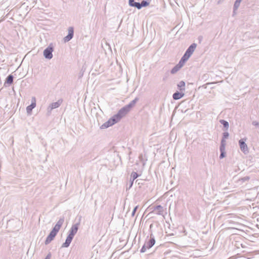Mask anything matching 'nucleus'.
Masks as SVG:
<instances>
[{
    "label": "nucleus",
    "instance_id": "f257e3e1",
    "mask_svg": "<svg viewBox=\"0 0 259 259\" xmlns=\"http://www.w3.org/2000/svg\"><path fill=\"white\" fill-rule=\"evenodd\" d=\"M139 98L136 97L128 105L121 108L116 114L113 115L107 121L102 125L101 128H107L119 122L121 119L124 117L130 111L131 109L135 106Z\"/></svg>",
    "mask_w": 259,
    "mask_h": 259
},
{
    "label": "nucleus",
    "instance_id": "f03ea898",
    "mask_svg": "<svg viewBox=\"0 0 259 259\" xmlns=\"http://www.w3.org/2000/svg\"><path fill=\"white\" fill-rule=\"evenodd\" d=\"M197 47V44L195 43L192 44L186 50L184 55L182 56L179 63V70L183 67L185 63L188 61L189 58L193 54Z\"/></svg>",
    "mask_w": 259,
    "mask_h": 259
},
{
    "label": "nucleus",
    "instance_id": "7ed1b4c3",
    "mask_svg": "<svg viewBox=\"0 0 259 259\" xmlns=\"http://www.w3.org/2000/svg\"><path fill=\"white\" fill-rule=\"evenodd\" d=\"M149 211V213H153L156 215L162 216L164 218V216L167 214L166 208L160 205H150L148 208Z\"/></svg>",
    "mask_w": 259,
    "mask_h": 259
},
{
    "label": "nucleus",
    "instance_id": "20e7f679",
    "mask_svg": "<svg viewBox=\"0 0 259 259\" xmlns=\"http://www.w3.org/2000/svg\"><path fill=\"white\" fill-rule=\"evenodd\" d=\"M155 241L154 237H150L148 241H146L140 250L141 252H145L147 249L152 247L155 244Z\"/></svg>",
    "mask_w": 259,
    "mask_h": 259
},
{
    "label": "nucleus",
    "instance_id": "39448f33",
    "mask_svg": "<svg viewBox=\"0 0 259 259\" xmlns=\"http://www.w3.org/2000/svg\"><path fill=\"white\" fill-rule=\"evenodd\" d=\"M246 138H242L239 141V145L241 151L245 154L249 152L247 145L246 143Z\"/></svg>",
    "mask_w": 259,
    "mask_h": 259
},
{
    "label": "nucleus",
    "instance_id": "423d86ee",
    "mask_svg": "<svg viewBox=\"0 0 259 259\" xmlns=\"http://www.w3.org/2000/svg\"><path fill=\"white\" fill-rule=\"evenodd\" d=\"M57 231H55V229H53V230L50 232V234L48 236L45 241V244H49L53 240H54V238L56 236L58 233Z\"/></svg>",
    "mask_w": 259,
    "mask_h": 259
},
{
    "label": "nucleus",
    "instance_id": "0eeeda50",
    "mask_svg": "<svg viewBox=\"0 0 259 259\" xmlns=\"http://www.w3.org/2000/svg\"><path fill=\"white\" fill-rule=\"evenodd\" d=\"M53 49L52 47H48L44 51V55L45 57L48 59H51L53 58L52 52Z\"/></svg>",
    "mask_w": 259,
    "mask_h": 259
},
{
    "label": "nucleus",
    "instance_id": "6e6552de",
    "mask_svg": "<svg viewBox=\"0 0 259 259\" xmlns=\"http://www.w3.org/2000/svg\"><path fill=\"white\" fill-rule=\"evenodd\" d=\"M79 225V223L73 224L71 226V227L69 231L68 235L74 237V235L76 234V233L78 231Z\"/></svg>",
    "mask_w": 259,
    "mask_h": 259
},
{
    "label": "nucleus",
    "instance_id": "1a4fd4ad",
    "mask_svg": "<svg viewBox=\"0 0 259 259\" xmlns=\"http://www.w3.org/2000/svg\"><path fill=\"white\" fill-rule=\"evenodd\" d=\"M63 102L62 99H59L57 102L52 103L48 108V111H52L53 109L59 107Z\"/></svg>",
    "mask_w": 259,
    "mask_h": 259
},
{
    "label": "nucleus",
    "instance_id": "9d476101",
    "mask_svg": "<svg viewBox=\"0 0 259 259\" xmlns=\"http://www.w3.org/2000/svg\"><path fill=\"white\" fill-rule=\"evenodd\" d=\"M183 88H186V83L184 81L181 80L179 81V99L182 98L184 95L185 93H182V92L181 91L182 90Z\"/></svg>",
    "mask_w": 259,
    "mask_h": 259
},
{
    "label": "nucleus",
    "instance_id": "9b49d317",
    "mask_svg": "<svg viewBox=\"0 0 259 259\" xmlns=\"http://www.w3.org/2000/svg\"><path fill=\"white\" fill-rule=\"evenodd\" d=\"M74 30L72 27L68 28V34L64 38L65 42L69 41L73 36Z\"/></svg>",
    "mask_w": 259,
    "mask_h": 259
},
{
    "label": "nucleus",
    "instance_id": "f8f14e48",
    "mask_svg": "<svg viewBox=\"0 0 259 259\" xmlns=\"http://www.w3.org/2000/svg\"><path fill=\"white\" fill-rule=\"evenodd\" d=\"M224 132L222 134V138L221 141L220 145H226V139L229 137V133L228 131H223Z\"/></svg>",
    "mask_w": 259,
    "mask_h": 259
},
{
    "label": "nucleus",
    "instance_id": "ddd939ff",
    "mask_svg": "<svg viewBox=\"0 0 259 259\" xmlns=\"http://www.w3.org/2000/svg\"><path fill=\"white\" fill-rule=\"evenodd\" d=\"M226 145H220L219 147V150L220 151V155L219 156L220 159H222L225 158L226 156Z\"/></svg>",
    "mask_w": 259,
    "mask_h": 259
},
{
    "label": "nucleus",
    "instance_id": "4468645a",
    "mask_svg": "<svg viewBox=\"0 0 259 259\" xmlns=\"http://www.w3.org/2000/svg\"><path fill=\"white\" fill-rule=\"evenodd\" d=\"M64 222V218H60L58 221L57 222L56 225L53 228L55 230V231H57L58 232L59 231L61 226H62L63 223Z\"/></svg>",
    "mask_w": 259,
    "mask_h": 259
},
{
    "label": "nucleus",
    "instance_id": "2eb2a0df",
    "mask_svg": "<svg viewBox=\"0 0 259 259\" xmlns=\"http://www.w3.org/2000/svg\"><path fill=\"white\" fill-rule=\"evenodd\" d=\"M219 122L223 125V131H228L229 128V123L227 120L225 119H220L219 120Z\"/></svg>",
    "mask_w": 259,
    "mask_h": 259
},
{
    "label": "nucleus",
    "instance_id": "dca6fc26",
    "mask_svg": "<svg viewBox=\"0 0 259 259\" xmlns=\"http://www.w3.org/2000/svg\"><path fill=\"white\" fill-rule=\"evenodd\" d=\"M73 237L70 236V235H68L67 238H66V241L65 242L62 244V247H69V246L70 245L72 239H73Z\"/></svg>",
    "mask_w": 259,
    "mask_h": 259
},
{
    "label": "nucleus",
    "instance_id": "f3484780",
    "mask_svg": "<svg viewBox=\"0 0 259 259\" xmlns=\"http://www.w3.org/2000/svg\"><path fill=\"white\" fill-rule=\"evenodd\" d=\"M240 5V3L235 2H234L233 6V14L232 16H234L236 15V11H237L238 8L239 7Z\"/></svg>",
    "mask_w": 259,
    "mask_h": 259
},
{
    "label": "nucleus",
    "instance_id": "a211bd4d",
    "mask_svg": "<svg viewBox=\"0 0 259 259\" xmlns=\"http://www.w3.org/2000/svg\"><path fill=\"white\" fill-rule=\"evenodd\" d=\"M129 5L132 7H135L138 9H140V3L136 2L134 0H129Z\"/></svg>",
    "mask_w": 259,
    "mask_h": 259
},
{
    "label": "nucleus",
    "instance_id": "6ab92c4d",
    "mask_svg": "<svg viewBox=\"0 0 259 259\" xmlns=\"http://www.w3.org/2000/svg\"><path fill=\"white\" fill-rule=\"evenodd\" d=\"M35 107V106H34V105H33V104H30V105L27 106L26 108L27 113L28 114H30L31 113L32 110L33 108H34Z\"/></svg>",
    "mask_w": 259,
    "mask_h": 259
},
{
    "label": "nucleus",
    "instance_id": "aec40b11",
    "mask_svg": "<svg viewBox=\"0 0 259 259\" xmlns=\"http://www.w3.org/2000/svg\"><path fill=\"white\" fill-rule=\"evenodd\" d=\"M13 76L12 75H9L7 78L6 81V83H7L9 84H11L13 83Z\"/></svg>",
    "mask_w": 259,
    "mask_h": 259
},
{
    "label": "nucleus",
    "instance_id": "412c9836",
    "mask_svg": "<svg viewBox=\"0 0 259 259\" xmlns=\"http://www.w3.org/2000/svg\"><path fill=\"white\" fill-rule=\"evenodd\" d=\"M249 179H250V177L249 176H245V177L240 178L238 180V181L239 182H241V183H243L246 181H249Z\"/></svg>",
    "mask_w": 259,
    "mask_h": 259
},
{
    "label": "nucleus",
    "instance_id": "4be33fe9",
    "mask_svg": "<svg viewBox=\"0 0 259 259\" xmlns=\"http://www.w3.org/2000/svg\"><path fill=\"white\" fill-rule=\"evenodd\" d=\"M138 177V175L137 172H133L132 173V175H131V177L133 179V181L131 183V186H132L133 185V181L136 179Z\"/></svg>",
    "mask_w": 259,
    "mask_h": 259
},
{
    "label": "nucleus",
    "instance_id": "5701e85b",
    "mask_svg": "<svg viewBox=\"0 0 259 259\" xmlns=\"http://www.w3.org/2000/svg\"><path fill=\"white\" fill-rule=\"evenodd\" d=\"M179 233H183V235H186L187 233L186 232V230L184 226H179Z\"/></svg>",
    "mask_w": 259,
    "mask_h": 259
},
{
    "label": "nucleus",
    "instance_id": "b1692460",
    "mask_svg": "<svg viewBox=\"0 0 259 259\" xmlns=\"http://www.w3.org/2000/svg\"><path fill=\"white\" fill-rule=\"evenodd\" d=\"M169 3L170 5L174 8H176L177 5H178V3L176 0H169Z\"/></svg>",
    "mask_w": 259,
    "mask_h": 259
},
{
    "label": "nucleus",
    "instance_id": "393cba45",
    "mask_svg": "<svg viewBox=\"0 0 259 259\" xmlns=\"http://www.w3.org/2000/svg\"><path fill=\"white\" fill-rule=\"evenodd\" d=\"M149 5V3L147 2L146 1H142L141 3H140V9L142 7H146Z\"/></svg>",
    "mask_w": 259,
    "mask_h": 259
},
{
    "label": "nucleus",
    "instance_id": "a878e982",
    "mask_svg": "<svg viewBox=\"0 0 259 259\" xmlns=\"http://www.w3.org/2000/svg\"><path fill=\"white\" fill-rule=\"evenodd\" d=\"M178 71V64L176 65L171 70V73L174 74Z\"/></svg>",
    "mask_w": 259,
    "mask_h": 259
},
{
    "label": "nucleus",
    "instance_id": "bb28decb",
    "mask_svg": "<svg viewBox=\"0 0 259 259\" xmlns=\"http://www.w3.org/2000/svg\"><path fill=\"white\" fill-rule=\"evenodd\" d=\"M252 124L256 127H259V122L257 121H256V120L253 121L252 122Z\"/></svg>",
    "mask_w": 259,
    "mask_h": 259
},
{
    "label": "nucleus",
    "instance_id": "cd10ccee",
    "mask_svg": "<svg viewBox=\"0 0 259 259\" xmlns=\"http://www.w3.org/2000/svg\"><path fill=\"white\" fill-rule=\"evenodd\" d=\"M138 207H139V206H138V205H137V206H136L134 208V209H133V212H132V217H134V216H135V213H136V211H137V209L138 208Z\"/></svg>",
    "mask_w": 259,
    "mask_h": 259
},
{
    "label": "nucleus",
    "instance_id": "c85d7f7f",
    "mask_svg": "<svg viewBox=\"0 0 259 259\" xmlns=\"http://www.w3.org/2000/svg\"><path fill=\"white\" fill-rule=\"evenodd\" d=\"M34 105V106L36 107V99L34 97H32L31 99V104Z\"/></svg>",
    "mask_w": 259,
    "mask_h": 259
},
{
    "label": "nucleus",
    "instance_id": "c756f323",
    "mask_svg": "<svg viewBox=\"0 0 259 259\" xmlns=\"http://www.w3.org/2000/svg\"><path fill=\"white\" fill-rule=\"evenodd\" d=\"M173 98L175 100H178V91L174 94Z\"/></svg>",
    "mask_w": 259,
    "mask_h": 259
},
{
    "label": "nucleus",
    "instance_id": "7c9ffc66",
    "mask_svg": "<svg viewBox=\"0 0 259 259\" xmlns=\"http://www.w3.org/2000/svg\"><path fill=\"white\" fill-rule=\"evenodd\" d=\"M224 1H225V0H219V1H218L217 4H220L222 3Z\"/></svg>",
    "mask_w": 259,
    "mask_h": 259
},
{
    "label": "nucleus",
    "instance_id": "2f4dec72",
    "mask_svg": "<svg viewBox=\"0 0 259 259\" xmlns=\"http://www.w3.org/2000/svg\"><path fill=\"white\" fill-rule=\"evenodd\" d=\"M185 90H186V88H183L182 90H181V91L182 92V93H185Z\"/></svg>",
    "mask_w": 259,
    "mask_h": 259
},
{
    "label": "nucleus",
    "instance_id": "473e14b6",
    "mask_svg": "<svg viewBox=\"0 0 259 259\" xmlns=\"http://www.w3.org/2000/svg\"><path fill=\"white\" fill-rule=\"evenodd\" d=\"M175 131L174 130H173L171 132V135H173L175 133Z\"/></svg>",
    "mask_w": 259,
    "mask_h": 259
},
{
    "label": "nucleus",
    "instance_id": "72a5a7b5",
    "mask_svg": "<svg viewBox=\"0 0 259 259\" xmlns=\"http://www.w3.org/2000/svg\"><path fill=\"white\" fill-rule=\"evenodd\" d=\"M242 0H236L235 2L240 3L242 2Z\"/></svg>",
    "mask_w": 259,
    "mask_h": 259
},
{
    "label": "nucleus",
    "instance_id": "f704fd0d",
    "mask_svg": "<svg viewBox=\"0 0 259 259\" xmlns=\"http://www.w3.org/2000/svg\"><path fill=\"white\" fill-rule=\"evenodd\" d=\"M202 38V36H199L198 39H199V40L200 41H201V40Z\"/></svg>",
    "mask_w": 259,
    "mask_h": 259
},
{
    "label": "nucleus",
    "instance_id": "c9c22d12",
    "mask_svg": "<svg viewBox=\"0 0 259 259\" xmlns=\"http://www.w3.org/2000/svg\"><path fill=\"white\" fill-rule=\"evenodd\" d=\"M45 259H50L49 255H47V257L45 258Z\"/></svg>",
    "mask_w": 259,
    "mask_h": 259
},
{
    "label": "nucleus",
    "instance_id": "e433bc0d",
    "mask_svg": "<svg viewBox=\"0 0 259 259\" xmlns=\"http://www.w3.org/2000/svg\"><path fill=\"white\" fill-rule=\"evenodd\" d=\"M139 159L142 158V155H140L139 157Z\"/></svg>",
    "mask_w": 259,
    "mask_h": 259
},
{
    "label": "nucleus",
    "instance_id": "4c0bfd02",
    "mask_svg": "<svg viewBox=\"0 0 259 259\" xmlns=\"http://www.w3.org/2000/svg\"><path fill=\"white\" fill-rule=\"evenodd\" d=\"M176 108H177V107H176V108H175V110H174V112H176Z\"/></svg>",
    "mask_w": 259,
    "mask_h": 259
},
{
    "label": "nucleus",
    "instance_id": "58836bf2",
    "mask_svg": "<svg viewBox=\"0 0 259 259\" xmlns=\"http://www.w3.org/2000/svg\"><path fill=\"white\" fill-rule=\"evenodd\" d=\"M190 84H189V83L187 84V88H188V86H189Z\"/></svg>",
    "mask_w": 259,
    "mask_h": 259
}]
</instances>
